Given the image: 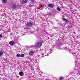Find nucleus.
Returning <instances> with one entry per match:
<instances>
[{"instance_id":"obj_4","label":"nucleus","mask_w":80,"mask_h":80,"mask_svg":"<svg viewBox=\"0 0 80 80\" xmlns=\"http://www.w3.org/2000/svg\"><path fill=\"white\" fill-rule=\"evenodd\" d=\"M19 75L20 76H23V72H19Z\"/></svg>"},{"instance_id":"obj_3","label":"nucleus","mask_w":80,"mask_h":80,"mask_svg":"<svg viewBox=\"0 0 80 80\" xmlns=\"http://www.w3.org/2000/svg\"><path fill=\"white\" fill-rule=\"evenodd\" d=\"M32 25V23L31 22H29L27 23V25L28 27H30Z\"/></svg>"},{"instance_id":"obj_1","label":"nucleus","mask_w":80,"mask_h":80,"mask_svg":"<svg viewBox=\"0 0 80 80\" xmlns=\"http://www.w3.org/2000/svg\"><path fill=\"white\" fill-rule=\"evenodd\" d=\"M42 42H39L36 44V47L37 48H39L42 46Z\"/></svg>"},{"instance_id":"obj_28","label":"nucleus","mask_w":80,"mask_h":80,"mask_svg":"<svg viewBox=\"0 0 80 80\" xmlns=\"http://www.w3.org/2000/svg\"><path fill=\"white\" fill-rule=\"evenodd\" d=\"M65 48L66 49H67V48L66 47V48Z\"/></svg>"},{"instance_id":"obj_9","label":"nucleus","mask_w":80,"mask_h":80,"mask_svg":"<svg viewBox=\"0 0 80 80\" xmlns=\"http://www.w3.org/2000/svg\"><path fill=\"white\" fill-rule=\"evenodd\" d=\"M37 58H42V56L38 55L37 56Z\"/></svg>"},{"instance_id":"obj_20","label":"nucleus","mask_w":80,"mask_h":80,"mask_svg":"<svg viewBox=\"0 0 80 80\" xmlns=\"http://www.w3.org/2000/svg\"><path fill=\"white\" fill-rule=\"evenodd\" d=\"M43 7H44V6H43V5H42L41 7V8H43Z\"/></svg>"},{"instance_id":"obj_12","label":"nucleus","mask_w":80,"mask_h":80,"mask_svg":"<svg viewBox=\"0 0 80 80\" xmlns=\"http://www.w3.org/2000/svg\"><path fill=\"white\" fill-rule=\"evenodd\" d=\"M2 2L4 3H6L7 2V0H3Z\"/></svg>"},{"instance_id":"obj_27","label":"nucleus","mask_w":80,"mask_h":80,"mask_svg":"<svg viewBox=\"0 0 80 80\" xmlns=\"http://www.w3.org/2000/svg\"><path fill=\"white\" fill-rule=\"evenodd\" d=\"M77 63V61H75V63Z\"/></svg>"},{"instance_id":"obj_2","label":"nucleus","mask_w":80,"mask_h":80,"mask_svg":"<svg viewBox=\"0 0 80 80\" xmlns=\"http://www.w3.org/2000/svg\"><path fill=\"white\" fill-rule=\"evenodd\" d=\"M48 7H50V8H53V5L52 4H48Z\"/></svg>"},{"instance_id":"obj_15","label":"nucleus","mask_w":80,"mask_h":80,"mask_svg":"<svg viewBox=\"0 0 80 80\" xmlns=\"http://www.w3.org/2000/svg\"><path fill=\"white\" fill-rule=\"evenodd\" d=\"M50 15V16L51 15V13L48 12H47V15Z\"/></svg>"},{"instance_id":"obj_7","label":"nucleus","mask_w":80,"mask_h":80,"mask_svg":"<svg viewBox=\"0 0 80 80\" xmlns=\"http://www.w3.org/2000/svg\"><path fill=\"white\" fill-rule=\"evenodd\" d=\"M9 44L10 45H14V42L13 41H11L9 42Z\"/></svg>"},{"instance_id":"obj_24","label":"nucleus","mask_w":80,"mask_h":80,"mask_svg":"<svg viewBox=\"0 0 80 80\" xmlns=\"http://www.w3.org/2000/svg\"><path fill=\"white\" fill-rule=\"evenodd\" d=\"M29 6H30V7H33V6L32 5H30Z\"/></svg>"},{"instance_id":"obj_25","label":"nucleus","mask_w":80,"mask_h":80,"mask_svg":"<svg viewBox=\"0 0 80 80\" xmlns=\"http://www.w3.org/2000/svg\"><path fill=\"white\" fill-rule=\"evenodd\" d=\"M52 50H50V52H49V53H52Z\"/></svg>"},{"instance_id":"obj_30","label":"nucleus","mask_w":80,"mask_h":80,"mask_svg":"<svg viewBox=\"0 0 80 80\" xmlns=\"http://www.w3.org/2000/svg\"><path fill=\"white\" fill-rule=\"evenodd\" d=\"M57 28V27H56L55 28V29Z\"/></svg>"},{"instance_id":"obj_5","label":"nucleus","mask_w":80,"mask_h":80,"mask_svg":"<svg viewBox=\"0 0 80 80\" xmlns=\"http://www.w3.org/2000/svg\"><path fill=\"white\" fill-rule=\"evenodd\" d=\"M22 3L24 4V3H26L27 2V0H22Z\"/></svg>"},{"instance_id":"obj_8","label":"nucleus","mask_w":80,"mask_h":80,"mask_svg":"<svg viewBox=\"0 0 80 80\" xmlns=\"http://www.w3.org/2000/svg\"><path fill=\"white\" fill-rule=\"evenodd\" d=\"M33 54V51H31L29 53V55H32Z\"/></svg>"},{"instance_id":"obj_10","label":"nucleus","mask_w":80,"mask_h":80,"mask_svg":"<svg viewBox=\"0 0 80 80\" xmlns=\"http://www.w3.org/2000/svg\"><path fill=\"white\" fill-rule=\"evenodd\" d=\"M17 7V6L16 5H14L12 7V8H13V9H15V8H16Z\"/></svg>"},{"instance_id":"obj_19","label":"nucleus","mask_w":80,"mask_h":80,"mask_svg":"<svg viewBox=\"0 0 80 80\" xmlns=\"http://www.w3.org/2000/svg\"><path fill=\"white\" fill-rule=\"evenodd\" d=\"M69 53H72V54H73V51H72V50H69Z\"/></svg>"},{"instance_id":"obj_11","label":"nucleus","mask_w":80,"mask_h":80,"mask_svg":"<svg viewBox=\"0 0 80 80\" xmlns=\"http://www.w3.org/2000/svg\"><path fill=\"white\" fill-rule=\"evenodd\" d=\"M3 52L2 51H0V57L2 56L3 55Z\"/></svg>"},{"instance_id":"obj_22","label":"nucleus","mask_w":80,"mask_h":80,"mask_svg":"<svg viewBox=\"0 0 80 80\" xmlns=\"http://www.w3.org/2000/svg\"><path fill=\"white\" fill-rule=\"evenodd\" d=\"M30 47L31 48H32V47H35V46H31Z\"/></svg>"},{"instance_id":"obj_23","label":"nucleus","mask_w":80,"mask_h":80,"mask_svg":"<svg viewBox=\"0 0 80 80\" xmlns=\"http://www.w3.org/2000/svg\"><path fill=\"white\" fill-rule=\"evenodd\" d=\"M71 74L72 75H74L75 74V73L73 72H72L71 73Z\"/></svg>"},{"instance_id":"obj_29","label":"nucleus","mask_w":80,"mask_h":80,"mask_svg":"<svg viewBox=\"0 0 80 80\" xmlns=\"http://www.w3.org/2000/svg\"><path fill=\"white\" fill-rule=\"evenodd\" d=\"M76 54L75 53H74V55H76Z\"/></svg>"},{"instance_id":"obj_31","label":"nucleus","mask_w":80,"mask_h":80,"mask_svg":"<svg viewBox=\"0 0 80 80\" xmlns=\"http://www.w3.org/2000/svg\"><path fill=\"white\" fill-rule=\"evenodd\" d=\"M1 40V39H0V41Z\"/></svg>"},{"instance_id":"obj_13","label":"nucleus","mask_w":80,"mask_h":80,"mask_svg":"<svg viewBox=\"0 0 80 80\" xmlns=\"http://www.w3.org/2000/svg\"><path fill=\"white\" fill-rule=\"evenodd\" d=\"M59 79L60 80H62L63 79V77H60L59 78Z\"/></svg>"},{"instance_id":"obj_6","label":"nucleus","mask_w":80,"mask_h":80,"mask_svg":"<svg viewBox=\"0 0 80 80\" xmlns=\"http://www.w3.org/2000/svg\"><path fill=\"white\" fill-rule=\"evenodd\" d=\"M62 20H63V21H64V22H68V20L66 19V18H62Z\"/></svg>"},{"instance_id":"obj_14","label":"nucleus","mask_w":80,"mask_h":80,"mask_svg":"<svg viewBox=\"0 0 80 80\" xmlns=\"http://www.w3.org/2000/svg\"><path fill=\"white\" fill-rule=\"evenodd\" d=\"M57 9L58 11H60L61 10V9H60V8L58 7L57 8Z\"/></svg>"},{"instance_id":"obj_18","label":"nucleus","mask_w":80,"mask_h":80,"mask_svg":"<svg viewBox=\"0 0 80 80\" xmlns=\"http://www.w3.org/2000/svg\"><path fill=\"white\" fill-rule=\"evenodd\" d=\"M16 56H17V57H20V55L19 54H17L16 55Z\"/></svg>"},{"instance_id":"obj_17","label":"nucleus","mask_w":80,"mask_h":80,"mask_svg":"<svg viewBox=\"0 0 80 80\" xmlns=\"http://www.w3.org/2000/svg\"><path fill=\"white\" fill-rule=\"evenodd\" d=\"M31 3H33L35 2V0H31Z\"/></svg>"},{"instance_id":"obj_21","label":"nucleus","mask_w":80,"mask_h":80,"mask_svg":"<svg viewBox=\"0 0 80 80\" xmlns=\"http://www.w3.org/2000/svg\"><path fill=\"white\" fill-rule=\"evenodd\" d=\"M0 37L1 38H2V37H3V36H2V34L0 35Z\"/></svg>"},{"instance_id":"obj_16","label":"nucleus","mask_w":80,"mask_h":80,"mask_svg":"<svg viewBox=\"0 0 80 80\" xmlns=\"http://www.w3.org/2000/svg\"><path fill=\"white\" fill-rule=\"evenodd\" d=\"M24 56H25V55L23 54H22L20 55V57H24Z\"/></svg>"},{"instance_id":"obj_26","label":"nucleus","mask_w":80,"mask_h":80,"mask_svg":"<svg viewBox=\"0 0 80 80\" xmlns=\"http://www.w3.org/2000/svg\"><path fill=\"white\" fill-rule=\"evenodd\" d=\"M80 72V71H78V72H77V73L78 74Z\"/></svg>"}]
</instances>
